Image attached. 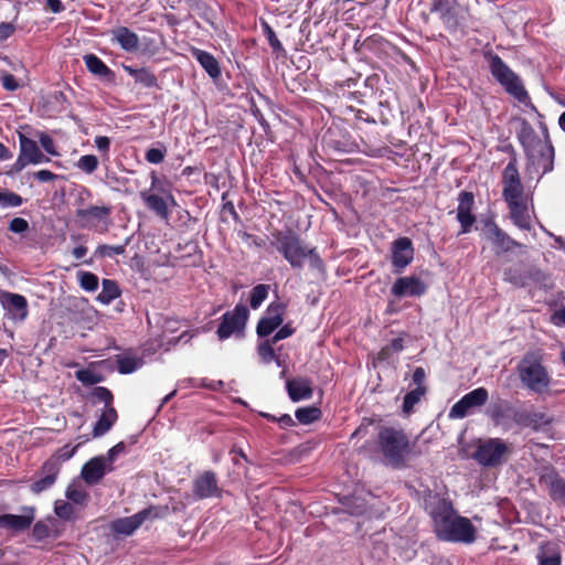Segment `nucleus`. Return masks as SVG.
<instances>
[{"instance_id":"052dcab7","label":"nucleus","mask_w":565,"mask_h":565,"mask_svg":"<svg viewBox=\"0 0 565 565\" xmlns=\"http://www.w3.org/2000/svg\"><path fill=\"white\" fill-rule=\"evenodd\" d=\"M552 419L544 413H534L527 416V425L534 429H539L541 426L550 425Z\"/></svg>"},{"instance_id":"4468645a","label":"nucleus","mask_w":565,"mask_h":565,"mask_svg":"<svg viewBox=\"0 0 565 565\" xmlns=\"http://www.w3.org/2000/svg\"><path fill=\"white\" fill-rule=\"evenodd\" d=\"M539 482L544 484L551 499L565 508V480L553 467H544L540 475Z\"/></svg>"},{"instance_id":"1a4fd4ad","label":"nucleus","mask_w":565,"mask_h":565,"mask_svg":"<svg viewBox=\"0 0 565 565\" xmlns=\"http://www.w3.org/2000/svg\"><path fill=\"white\" fill-rule=\"evenodd\" d=\"M424 507L433 520L434 530L438 527L441 519H448L456 512L449 499L431 490L425 492Z\"/></svg>"},{"instance_id":"603ef678","label":"nucleus","mask_w":565,"mask_h":565,"mask_svg":"<svg viewBox=\"0 0 565 565\" xmlns=\"http://www.w3.org/2000/svg\"><path fill=\"white\" fill-rule=\"evenodd\" d=\"M77 168L86 173H93L98 168V159L94 154L82 156L77 162Z\"/></svg>"},{"instance_id":"6e6552de","label":"nucleus","mask_w":565,"mask_h":565,"mask_svg":"<svg viewBox=\"0 0 565 565\" xmlns=\"http://www.w3.org/2000/svg\"><path fill=\"white\" fill-rule=\"evenodd\" d=\"M511 454V449L500 438H489L480 443L475 450L472 458L483 467H498Z\"/></svg>"},{"instance_id":"2eb2a0df","label":"nucleus","mask_w":565,"mask_h":565,"mask_svg":"<svg viewBox=\"0 0 565 565\" xmlns=\"http://www.w3.org/2000/svg\"><path fill=\"white\" fill-rule=\"evenodd\" d=\"M486 237L492 243L495 253H508L513 248L523 247V245L512 237H510L503 230H501L492 220L484 222Z\"/></svg>"},{"instance_id":"774afa93","label":"nucleus","mask_w":565,"mask_h":565,"mask_svg":"<svg viewBox=\"0 0 565 565\" xmlns=\"http://www.w3.org/2000/svg\"><path fill=\"white\" fill-rule=\"evenodd\" d=\"M295 332V329L290 326V323H287L282 326L270 339L271 342L277 343L280 340L287 339L288 337L292 335Z\"/></svg>"},{"instance_id":"49530a36","label":"nucleus","mask_w":565,"mask_h":565,"mask_svg":"<svg viewBox=\"0 0 565 565\" xmlns=\"http://www.w3.org/2000/svg\"><path fill=\"white\" fill-rule=\"evenodd\" d=\"M66 498L75 504H84L88 499V493L75 484L67 487L65 492Z\"/></svg>"},{"instance_id":"20e7f679","label":"nucleus","mask_w":565,"mask_h":565,"mask_svg":"<svg viewBox=\"0 0 565 565\" xmlns=\"http://www.w3.org/2000/svg\"><path fill=\"white\" fill-rule=\"evenodd\" d=\"M434 532L439 540L446 542L470 544L476 540V527L471 521L456 512L448 519H441Z\"/></svg>"},{"instance_id":"393cba45","label":"nucleus","mask_w":565,"mask_h":565,"mask_svg":"<svg viewBox=\"0 0 565 565\" xmlns=\"http://www.w3.org/2000/svg\"><path fill=\"white\" fill-rule=\"evenodd\" d=\"M111 41L124 51L132 53L139 49V36L127 26H117L110 31Z\"/></svg>"},{"instance_id":"4c0bfd02","label":"nucleus","mask_w":565,"mask_h":565,"mask_svg":"<svg viewBox=\"0 0 565 565\" xmlns=\"http://www.w3.org/2000/svg\"><path fill=\"white\" fill-rule=\"evenodd\" d=\"M322 412L317 406L300 407L296 411L295 416L302 425L312 424L321 418Z\"/></svg>"},{"instance_id":"864d4df0","label":"nucleus","mask_w":565,"mask_h":565,"mask_svg":"<svg viewBox=\"0 0 565 565\" xmlns=\"http://www.w3.org/2000/svg\"><path fill=\"white\" fill-rule=\"evenodd\" d=\"M55 514L63 520H72L74 518V508L65 501H56L54 507Z\"/></svg>"},{"instance_id":"13d9d810","label":"nucleus","mask_w":565,"mask_h":565,"mask_svg":"<svg viewBox=\"0 0 565 565\" xmlns=\"http://www.w3.org/2000/svg\"><path fill=\"white\" fill-rule=\"evenodd\" d=\"M125 450L126 445L124 441H119L108 450L107 455L104 457V459H106V463L108 465V471L114 470L113 463L115 462L117 456L125 452Z\"/></svg>"},{"instance_id":"39448f33","label":"nucleus","mask_w":565,"mask_h":565,"mask_svg":"<svg viewBox=\"0 0 565 565\" xmlns=\"http://www.w3.org/2000/svg\"><path fill=\"white\" fill-rule=\"evenodd\" d=\"M519 376L522 383L535 393H542L550 384V376L542 365L541 356L535 352H527L521 360Z\"/></svg>"},{"instance_id":"6e6d98bb","label":"nucleus","mask_w":565,"mask_h":565,"mask_svg":"<svg viewBox=\"0 0 565 565\" xmlns=\"http://www.w3.org/2000/svg\"><path fill=\"white\" fill-rule=\"evenodd\" d=\"M259 415L262 417L266 418L269 422L278 423L281 428H287V427L295 426V420L288 414H282L281 416L277 417V416L271 415L269 413L260 412Z\"/></svg>"},{"instance_id":"cd10ccee","label":"nucleus","mask_w":565,"mask_h":565,"mask_svg":"<svg viewBox=\"0 0 565 565\" xmlns=\"http://www.w3.org/2000/svg\"><path fill=\"white\" fill-rule=\"evenodd\" d=\"M510 210V217L513 223L521 230H531V218L527 213V205L524 200L512 201L507 203Z\"/></svg>"},{"instance_id":"0eeeda50","label":"nucleus","mask_w":565,"mask_h":565,"mask_svg":"<svg viewBox=\"0 0 565 565\" xmlns=\"http://www.w3.org/2000/svg\"><path fill=\"white\" fill-rule=\"evenodd\" d=\"M248 317L249 311L242 303L236 305L232 311H226L221 317V322L216 330L218 340L224 341L232 335L237 339L244 338Z\"/></svg>"},{"instance_id":"c03bdc74","label":"nucleus","mask_w":565,"mask_h":565,"mask_svg":"<svg viewBox=\"0 0 565 565\" xmlns=\"http://www.w3.org/2000/svg\"><path fill=\"white\" fill-rule=\"evenodd\" d=\"M269 286L265 284L256 285L250 291L249 303L253 309H257L268 296Z\"/></svg>"},{"instance_id":"a18cd8bd","label":"nucleus","mask_w":565,"mask_h":565,"mask_svg":"<svg viewBox=\"0 0 565 565\" xmlns=\"http://www.w3.org/2000/svg\"><path fill=\"white\" fill-rule=\"evenodd\" d=\"M139 366V361L136 358L127 355H117V369L120 374H130Z\"/></svg>"},{"instance_id":"5701e85b","label":"nucleus","mask_w":565,"mask_h":565,"mask_svg":"<svg viewBox=\"0 0 565 565\" xmlns=\"http://www.w3.org/2000/svg\"><path fill=\"white\" fill-rule=\"evenodd\" d=\"M457 0H431L430 12L439 14L444 25L455 30L458 26V20L455 11Z\"/></svg>"},{"instance_id":"423d86ee","label":"nucleus","mask_w":565,"mask_h":565,"mask_svg":"<svg viewBox=\"0 0 565 565\" xmlns=\"http://www.w3.org/2000/svg\"><path fill=\"white\" fill-rule=\"evenodd\" d=\"M504 280L518 288H524L531 284L539 285L545 289H551L553 284L550 275L535 266L525 267L522 264L511 266L504 269Z\"/></svg>"},{"instance_id":"7c9ffc66","label":"nucleus","mask_w":565,"mask_h":565,"mask_svg":"<svg viewBox=\"0 0 565 565\" xmlns=\"http://www.w3.org/2000/svg\"><path fill=\"white\" fill-rule=\"evenodd\" d=\"M554 159H555V150L554 146L543 147L539 150V154L535 156L533 153V159L527 160L531 164L535 166L537 169H541L540 178L544 174L553 171L554 169Z\"/></svg>"},{"instance_id":"09e8293b","label":"nucleus","mask_w":565,"mask_h":565,"mask_svg":"<svg viewBox=\"0 0 565 565\" xmlns=\"http://www.w3.org/2000/svg\"><path fill=\"white\" fill-rule=\"evenodd\" d=\"M262 28H263L264 35L266 36L273 51L277 52V53L284 51V46H282L281 42L278 40L273 28L266 21L262 22Z\"/></svg>"},{"instance_id":"de8ad7c7","label":"nucleus","mask_w":565,"mask_h":565,"mask_svg":"<svg viewBox=\"0 0 565 565\" xmlns=\"http://www.w3.org/2000/svg\"><path fill=\"white\" fill-rule=\"evenodd\" d=\"M92 398L94 399V402H103L105 404V408L113 407L111 404L114 401V395L107 387H94L92 392Z\"/></svg>"},{"instance_id":"69168bd1","label":"nucleus","mask_w":565,"mask_h":565,"mask_svg":"<svg viewBox=\"0 0 565 565\" xmlns=\"http://www.w3.org/2000/svg\"><path fill=\"white\" fill-rule=\"evenodd\" d=\"M9 231L15 234H23L29 231V222L22 217H14L10 221Z\"/></svg>"},{"instance_id":"a211bd4d","label":"nucleus","mask_w":565,"mask_h":565,"mask_svg":"<svg viewBox=\"0 0 565 565\" xmlns=\"http://www.w3.org/2000/svg\"><path fill=\"white\" fill-rule=\"evenodd\" d=\"M193 495L200 500L221 495V489L217 484V477L214 471H204L194 479Z\"/></svg>"},{"instance_id":"680f3d73","label":"nucleus","mask_w":565,"mask_h":565,"mask_svg":"<svg viewBox=\"0 0 565 565\" xmlns=\"http://www.w3.org/2000/svg\"><path fill=\"white\" fill-rule=\"evenodd\" d=\"M78 446L71 447L70 445H65L62 448H60L54 456H52L50 459H57L58 460V467L61 468V462L66 461L71 459L74 454L76 452Z\"/></svg>"},{"instance_id":"a878e982","label":"nucleus","mask_w":565,"mask_h":565,"mask_svg":"<svg viewBox=\"0 0 565 565\" xmlns=\"http://www.w3.org/2000/svg\"><path fill=\"white\" fill-rule=\"evenodd\" d=\"M288 395L292 402L308 399L312 396V383L307 377H296L286 383Z\"/></svg>"},{"instance_id":"4d7b16f0","label":"nucleus","mask_w":565,"mask_h":565,"mask_svg":"<svg viewBox=\"0 0 565 565\" xmlns=\"http://www.w3.org/2000/svg\"><path fill=\"white\" fill-rule=\"evenodd\" d=\"M166 147L161 148H150L145 153V159L152 164H159L164 160L166 157Z\"/></svg>"},{"instance_id":"72a5a7b5","label":"nucleus","mask_w":565,"mask_h":565,"mask_svg":"<svg viewBox=\"0 0 565 565\" xmlns=\"http://www.w3.org/2000/svg\"><path fill=\"white\" fill-rule=\"evenodd\" d=\"M124 71L130 75L135 83L146 88L159 87L156 75L147 67H134L131 65H122Z\"/></svg>"},{"instance_id":"9d476101","label":"nucleus","mask_w":565,"mask_h":565,"mask_svg":"<svg viewBox=\"0 0 565 565\" xmlns=\"http://www.w3.org/2000/svg\"><path fill=\"white\" fill-rule=\"evenodd\" d=\"M489 398L488 390L478 387L465 394L449 411L450 418H463L473 408L483 406Z\"/></svg>"},{"instance_id":"0e129e2a","label":"nucleus","mask_w":565,"mask_h":565,"mask_svg":"<svg viewBox=\"0 0 565 565\" xmlns=\"http://www.w3.org/2000/svg\"><path fill=\"white\" fill-rule=\"evenodd\" d=\"M32 536L36 542L45 540L50 536L49 526L42 521L36 522L32 529Z\"/></svg>"},{"instance_id":"2f4dec72","label":"nucleus","mask_w":565,"mask_h":565,"mask_svg":"<svg viewBox=\"0 0 565 565\" xmlns=\"http://www.w3.org/2000/svg\"><path fill=\"white\" fill-rule=\"evenodd\" d=\"M512 406L509 401L497 398L488 405L486 414L495 426H499L510 416Z\"/></svg>"},{"instance_id":"e2e57ef3","label":"nucleus","mask_w":565,"mask_h":565,"mask_svg":"<svg viewBox=\"0 0 565 565\" xmlns=\"http://www.w3.org/2000/svg\"><path fill=\"white\" fill-rule=\"evenodd\" d=\"M189 9L203 19H207L209 7L203 0H186Z\"/></svg>"},{"instance_id":"a19ab883","label":"nucleus","mask_w":565,"mask_h":565,"mask_svg":"<svg viewBox=\"0 0 565 565\" xmlns=\"http://www.w3.org/2000/svg\"><path fill=\"white\" fill-rule=\"evenodd\" d=\"M523 193L524 186L521 181L503 185L502 196L507 203L512 201L524 200Z\"/></svg>"},{"instance_id":"7ed1b4c3","label":"nucleus","mask_w":565,"mask_h":565,"mask_svg":"<svg viewBox=\"0 0 565 565\" xmlns=\"http://www.w3.org/2000/svg\"><path fill=\"white\" fill-rule=\"evenodd\" d=\"M484 58L489 62L491 75L504 88L505 93L519 103L537 111L520 76L514 73L498 54L488 51L484 53Z\"/></svg>"},{"instance_id":"338daca9","label":"nucleus","mask_w":565,"mask_h":565,"mask_svg":"<svg viewBox=\"0 0 565 565\" xmlns=\"http://www.w3.org/2000/svg\"><path fill=\"white\" fill-rule=\"evenodd\" d=\"M40 143L42 148L52 156H56L57 152L55 150L54 141L53 139L45 132H40L39 136Z\"/></svg>"},{"instance_id":"c85d7f7f","label":"nucleus","mask_w":565,"mask_h":565,"mask_svg":"<svg viewBox=\"0 0 565 565\" xmlns=\"http://www.w3.org/2000/svg\"><path fill=\"white\" fill-rule=\"evenodd\" d=\"M84 62L87 70L95 76L113 83L116 78L115 73L95 54L84 55Z\"/></svg>"},{"instance_id":"412c9836","label":"nucleus","mask_w":565,"mask_h":565,"mask_svg":"<svg viewBox=\"0 0 565 565\" xmlns=\"http://www.w3.org/2000/svg\"><path fill=\"white\" fill-rule=\"evenodd\" d=\"M111 214V207L107 205H90L87 209H78L75 212L76 218L82 226H96L98 222H107Z\"/></svg>"},{"instance_id":"5fc2aeb1","label":"nucleus","mask_w":565,"mask_h":565,"mask_svg":"<svg viewBox=\"0 0 565 565\" xmlns=\"http://www.w3.org/2000/svg\"><path fill=\"white\" fill-rule=\"evenodd\" d=\"M76 377L84 385H94L103 381V376L89 370H81L76 372Z\"/></svg>"},{"instance_id":"37998d69","label":"nucleus","mask_w":565,"mask_h":565,"mask_svg":"<svg viewBox=\"0 0 565 565\" xmlns=\"http://www.w3.org/2000/svg\"><path fill=\"white\" fill-rule=\"evenodd\" d=\"M129 242L130 237H128L122 245H99L95 250V255L102 258L105 256L122 255Z\"/></svg>"},{"instance_id":"bf43d9fd","label":"nucleus","mask_w":565,"mask_h":565,"mask_svg":"<svg viewBox=\"0 0 565 565\" xmlns=\"http://www.w3.org/2000/svg\"><path fill=\"white\" fill-rule=\"evenodd\" d=\"M23 199L14 192H0V205L2 206H20Z\"/></svg>"},{"instance_id":"dca6fc26","label":"nucleus","mask_w":565,"mask_h":565,"mask_svg":"<svg viewBox=\"0 0 565 565\" xmlns=\"http://www.w3.org/2000/svg\"><path fill=\"white\" fill-rule=\"evenodd\" d=\"M426 290L427 285L416 276L399 277L391 288L392 295L397 298L419 297L424 295Z\"/></svg>"},{"instance_id":"473e14b6","label":"nucleus","mask_w":565,"mask_h":565,"mask_svg":"<svg viewBox=\"0 0 565 565\" xmlns=\"http://www.w3.org/2000/svg\"><path fill=\"white\" fill-rule=\"evenodd\" d=\"M192 55L211 78L217 79L221 76L222 72L220 63L211 53L203 50L193 49Z\"/></svg>"},{"instance_id":"8fccbe9b","label":"nucleus","mask_w":565,"mask_h":565,"mask_svg":"<svg viewBox=\"0 0 565 565\" xmlns=\"http://www.w3.org/2000/svg\"><path fill=\"white\" fill-rule=\"evenodd\" d=\"M79 285L87 291H95L98 288V277L90 271L78 273Z\"/></svg>"},{"instance_id":"79ce46f5","label":"nucleus","mask_w":565,"mask_h":565,"mask_svg":"<svg viewBox=\"0 0 565 565\" xmlns=\"http://www.w3.org/2000/svg\"><path fill=\"white\" fill-rule=\"evenodd\" d=\"M520 173L518 169V161L515 156H513L509 163L505 166L503 173H502V184H510V183H516L520 182Z\"/></svg>"},{"instance_id":"9b49d317","label":"nucleus","mask_w":565,"mask_h":565,"mask_svg":"<svg viewBox=\"0 0 565 565\" xmlns=\"http://www.w3.org/2000/svg\"><path fill=\"white\" fill-rule=\"evenodd\" d=\"M415 249L411 238L403 236L396 238L391 247V264L393 273L401 274L413 262Z\"/></svg>"},{"instance_id":"aec40b11","label":"nucleus","mask_w":565,"mask_h":565,"mask_svg":"<svg viewBox=\"0 0 565 565\" xmlns=\"http://www.w3.org/2000/svg\"><path fill=\"white\" fill-rule=\"evenodd\" d=\"M519 142L521 143L527 160L533 159V151L541 145L542 140L535 134L531 124L522 118L520 119V128L516 132Z\"/></svg>"},{"instance_id":"4be33fe9","label":"nucleus","mask_w":565,"mask_h":565,"mask_svg":"<svg viewBox=\"0 0 565 565\" xmlns=\"http://www.w3.org/2000/svg\"><path fill=\"white\" fill-rule=\"evenodd\" d=\"M108 465L104 456H97L89 459L82 468L81 477L89 486L98 483L106 472Z\"/></svg>"},{"instance_id":"6ab92c4d","label":"nucleus","mask_w":565,"mask_h":565,"mask_svg":"<svg viewBox=\"0 0 565 565\" xmlns=\"http://www.w3.org/2000/svg\"><path fill=\"white\" fill-rule=\"evenodd\" d=\"M42 478L34 481L30 486V490L34 494H40L41 492L50 489L56 481L57 476L60 473L58 460L57 459H47L41 467Z\"/></svg>"},{"instance_id":"3c124183","label":"nucleus","mask_w":565,"mask_h":565,"mask_svg":"<svg viewBox=\"0 0 565 565\" xmlns=\"http://www.w3.org/2000/svg\"><path fill=\"white\" fill-rule=\"evenodd\" d=\"M539 565H561V554L556 551H545L544 548L537 555Z\"/></svg>"},{"instance_id":"e433bc0d","label":"nucleus","mask_w":565,"mask_h":565,"mask_svg":"<svg viewBox=\"0 0 565 565\" xmlns=\"http://www.w3.org/2000/svg\"><path fill=\"white\" fill-rule=\"evenodd\" d=\"M102 287L103 289L97 296V301L102 302L103 305H109L113 300L121 295V290L117 281L113 279H103Z\"/></svg>"},{"instance_id":"58836bf2","label":"nucleus","mask_w":565,"mask_h":565,"mask_svg":"<svg viewBox=\"0 0 565 565\" xmlns=\"http://www.w3.org/2000/svg\"><path fill=\"white\" fill-rule=\"evenodd\" d=\"M427 393V387H416L404 396L402 409L405 414H411L414 409V406L422 399V397Z\"/></svg>"},{"instance_id":"bb28decb","label":"nucleus","mask_w":565,"mask_h":565,"mask_svg":"<svg viewBox=\"0 0 565 565\" xmlns=\"http://www.w3.org/2000/svg\"><path fill=\"white\" fill-rule=\"evenodd\" d=\"M34 520V515L1 514L0 529L11 530L14 533L28 530Z\"/></svg>"},{"instance_id":"ea45409f","label":"nucleus","mask_w":565,"mask_h":565,"mask_svg":"<svg viewBox=\"0 0 565 565\" xmlns=\"http://www.w3.org/2000/svg\"><path fill=\"white\" fill-rule=\"evenodd\" d=\"M275 343L271 340L267 339L264 342L259 343L257 347V353L263 363L268 364L271 361H276L278 365H280L279 358L276 356L275 350L273 348Z\"/></svg>"},{"instance_id":"c9c22d12","label":"nucleus","mask_w":565,"mask_h":565,"mask_svg":"<svg viewBox=\"0 0 565 565\" xmlns=\"http://www.w3.org/2000/svg\"><path fill=\"white\" fill-rule=\"evenodd\" d=\"M117 418L118 414L114 407L105 408L93 428V436L100 437L105 435L116 423Z\"/></svg>"},{"instance_id":"f704fd0d","label":"nucleus","mask_w":565,"mask_h":565,"mask_svg":"<svg viewBox=\"0 0 565 565\" xmlns=\"http://www.w3.org/2000/svg\"><path fill=\"white\" fill-rule=\"evenodd\" d=\"M20 152L33 164L50 161V159L42 153L36 142L22 134H20Z\"/></svg>"},{"instance_id":"f03ea898","label":"nucleus","mask_w":565,"mask_h":565,"mask_svg":"<svg viewBox=\"0 0 565 565\" xmlns=\"http://www.w3.org/2000/svg\"><path fill=\"white\" fill-rule=\"evenodd\" d=\"M379 448L393 468L405 467L406 458L411 455L417 456L420 451H415V443H411L403 429L382 426L377 435Z\"/></svg>"},{"instance_id":"ddd939ff","label":"nucleus","mask_w":565,"mask_h":565,"mask_svg":"<svg viewBox=\"0 0 565 565\" xmlns=\"http://www.w3.org/2000/svg\"><path fill=\"white\" fill-rule=\"evenodd\" d=\"M0 302L10 319L24 321L29 315L28 300L20 294L0 291Z\"/></svg>"},{"instance_id":"f8f14e48","label":"nucleus","mask_w":565,"mask_h":565,"mask_svg":"<svg viewBox=\"0 0 565 565\" xmlns=\"http://www.w3.org/2000/svg\"><path fill=\"white\" fill-rule=\"evenodd\" d=\"M286 310V305L282 302L274 301L271 302L266 310V316L260 318L257 327L256 333L259 338H265L271 334L278 327H280L284 322V313Z\"/></svg>"},{"instance_id":"b1692460","label":"nucleus","mask_w":565,"mask_h":565,"mask_svg":"<svg viewBox=\"0 0 565 565\" xmlns=\"http://www.w3.org/2000/svg\"><path fill=\"white\" fill-rule=\"evenodd\" d=\"M147 515L148 511L143 510L132 516L117 519L111 522L110 529L117 535H131L143 523Z\"/></svg>"},{"instance_id":"f257e3e1","label":"nucleus","mask_w":565,"mask_h":565,"mask_svg":"<svg viewBox=\"0 0 565 565\" xmlns=\"http://www.w3.org/2000/svg\"><path fill=\"white\" fill-rule=\"evenodd\" d=\"M270 245L285 258L294 269H301L305 259H309L310 268L324 274L326 265L316 247H309L300 235L291 228L275 231L271 234Z\"/></svg>"},{"instance_id":"f3484780","label":"nucleus","mask_w":565,"mask_h":565,"mask_svg":"<svg viewBox=\"0 0 565 565\" xmlns=\"http://www.w3.org/2000/svg\"><path fill=\"white\" fill-rule=\"evenodd\" d=\"M457 220L460 223L461 234L469 233L476 222V216L472 214L475 206V195L470 191H461L458 195Z\"/></svg>"},{"instance_id":"c756f323","label":"nucleus","mask_w":565,"mask_h":565,"mask_svg":"<svg viewBox=\"0 0 565 565\" xmlns=\"http://www.w3.org/2000/svg\"><path fill=\"white\" fill-rule=\"evenodd\" d=\"M140 198L142 199L145 205L156 213L162 220H168L170 216L169 207L167 201L156 193H150L148 191L140 192Z\"/></svg>"}]
</instances>
